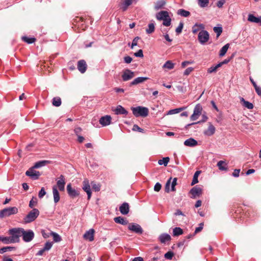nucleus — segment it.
<instances>
[{
  "label": "nucleus",
  "instance_id": "09e8293b",
  "mask_svg": "<svg viewBox=\"0 0 261 261\" xmlns=\"http://www.w3.org/2000/svg\"><path fill=\"white\" fill-rule=\"evenodd\" d=\"M91 186L92 187V189L95 191V192H98L100 190V185L99 184H97L94 181H92L91 183Z\"/></svg>",
  "mask_w": 261,
  "mask_h": 261
},
{
  "label": "nucleus",
  "instance_id": "9b49d317",
  "mask_svg": "<svg viewBox=\"0 0 261 261\" xmlns=\"http://www.w3.org/2000/svg\"><path fill=\"white\" fill-rule=\"evenodd\" d=\"M135 76V73L129 69H125L122 75V78L123 81H128Z\"/></svg>",
  "mask_w": 261,
  "mask_h": 261
},
{
  "label": "nucleus",
  "instance_id": "6e6552de",
  "mask_svg": "<svg viewBox=\"0 0 261 261\" xmlns=\"http://www.w3.org/2000/svg\"><path fill=\"white\" fill-rule=\"evenodd\" d=\"M128 228L129 230L140 234H142L143 231L141 226L136 223H129L128 226Z\"/></svg>",
  "mask_w": 261,
  "mask_h": 261
},
{
  "label": "nucleus",
  "instance_id": "7c9ffc66",
  "mask_svg": "<svg viewBox=\"0 0 261 261\" xmlns=\"http://www.w3.org/2000/svg\"><path fill=\"white\" fill-rule=\"evenodd\" d=\"M50 163V161H46V160L41 161L36 163L34 165V166H33V168H39L41 167L45 166L46 165H47V164H49Z\"/></svg>",
  "mask_w": 261,
  "mask_h": 261
},
{
  "label": "nucleus",
  "instance_id": "b1692460",
  "mask_svg": "<svg viewBox=\"0 0 261 261\" xmlns=\"http://www.w3.org/2000/svg\"><path fill=\"white\" fill-rule=\"evenodd\" d=\"M197 144H198L197 141L192 138L186 140L184 142V145L187 146L193 147V146H196Z\"/></svg>",
  "mask_w": 261,
  "mask_h": 261
},
{
  "label": "nucleus",
  "instance_id": "8fccbe9b",
  "mask_svg": "<svg viewBox=\"0 0 261 261\" xmlns=\"http://www.w3.org/2000/svg\"><path fill=\"white\" fill-rule=\"evenodd\" d=\"M14 249H15V247H10V246L3 247L0 249V254H3L4 252L8 251H12V250H13Z\"/></svg>",
  "mask_w": 261,
  "mask_h": 261
},
{
  "label": "nucleus",
  "instance_id": "ea45409f",
  "mask_svg": "<svg viewBox=\"0 0 261 261\" xmlns=\"http://www.w3.org/2000/svg\"><path fill=\"white\" fill-rule=\"evenodd\" d=\"M183 233V230L180 227H175L173 230V234L174 236H178Z\"/></svg>",
  "mask_w": 261,
  "mask_h": 261
},
{
  "label": "nucleus",
  "instance_id": "423d86ee",
  "mask_svg": "<svg viewBox=\"0 0 261 261\" xmlns=\"http://www.w3.org/2000/svg\"><path fill=\"white\" fill-rule=\"evenodd\" d=\"M198 39L201 44H204L209 39V34L205 30L201 31L198 34Z\"/></svg>",
  "mask_w": 261,
  "mask_h": 261
},
{
  "label": "nucleus",
  "instance_id": "3c124183",
  "mask_svg": "<svg viewBox=\"0 0 261 261\" xmlns=\"http://www.w3.org/2000/svg\"><path fill=\"white\" fill-rule=\"evenodd\" d=\"M213 30L217 34V38H218L222 32V28L215 27L214 28Z\"/></svg>",
  "mask_w": 261,
  "mask_h": 261
},
{
  "label": "nucleus",
  "instance_id": "de8ad7c7",
  "mask_svg": "<svg viewBox=\"0 0 261 261\" xmlns=\"http://www.w3.org/2000/svg\"><path fill=\"white\" fill-rule=\"evenodd\" d=\"M22 39L23 41L28 43V44H31L36 41V38H29L26 36L22 37Z\"/></svg>",
  "mask_w": 261,
  "mask_h": 261
},
{
  "label": "nucleus",
  "instance_id": "6e6d98bb",
  "mask_svg": "<svg viewBox=\"0 0 261 261\" xmlns=\"http://www.w3.org/2000/svg\"><path fill=\"white\" fill-rule=\"evenodd\" d=\"M203 225H204L203 223H200L199 224V227L196 228L195 232H194V234L197 233L199 232L200 231H201L203 228Z\"/></svg>",
  "mask_w": 261,
  "mask_h": 261
},
{
  "label": "nucleus",
  "instance_id": "13d9d810",
  "mask_svg": "<svg viewBox=\"0 0 261 261\" xmlns=\"http://www.w3.org/2000/svg\"><path fill=\"white\" fill-rule=\"evenodd\" d=\"M173 255H174L173 252H172L171 251H168L165 254L164 256L166 259H172Z\"/></svg>",
  "mask_w": 261,
  "mask_h": 261
},
{
  "label": "nucleus",
  "instance_id": "4468645a",
  "mask_svg": "<svg viewBox=\"0 0 261 261\" xmlns=\"http://www.w3.org/2000/svg\"><path fill=\"white\" fill-rule=\"evenodd\" d=\"M87 68V65L84 60H81L77 62V69L82 73L86 72Z\"/></svg>",
  "mask_w": 261,
  "mask_h": 261
},
{
  "label": "nucleus",
  "instance_id": "4c0bfd02",
  "mask_svg": "<svg viewBox=\"0 0 261 261\" xmlns=\"http://www.w3.org/2000/svg\"><path fill=\"white\" fill-rule=\"evenodd\" d=\"M200 173H201V171H197L195 172V173H194L192 183H191L192 186H193L195 184L198 182V176L199 175V174H200Z\"/></svg>",
  "mask_w": 261,
  "mask_h": 261
},
{
  "label": "nucleus",
  "instance_id": "393cba45",
  "mask_svg": "<svg viewBox=\"0 0 261 261\" xmlns=\"http://www.w3.org/2000/svg\"><path fill=\"white\" fill-rule=\"evenodd\" d=\"M248 20L252 22L259 23L261 25V16L256 17L253 14H250L248 15Z\"/></svg>",
  "mask_w": 261,
  "mask_h": 261
},
{
  "label": "nucleus",
  "instance_id": "e2e57ef3",
  "mask_svg": "<svg viewBox=\"0 0 261 261\" xmlns=\"http://www.w3.org/2000/svg\"><path fill=\"white\" fill-rule=\"evenodd\" d=\"M184 24L182 22H180L178 27L176 29V32L177 34H179L181 32L182 28H183Z\"/></svg>",
  "mask_w": 261,
  "mask_h": 261
},
{
  "label": "nucleus",
  "instance_id": "9d476101",
  "mask_svg": "<svg viewBox=\"0 0 261 261\" xmlns=\"http://www.w3.org/2000/svg\"><path fill=\"white\" fill-rule=\"evenodd\" d=\"M82 188L83 190L87 193L88 195V199L89 200L91 197V192L90 186L88 179H85L83 181Z\"/></svg>",
  "mask_w": 261,
  "mask_h": 261
},
{
  "label": "nucleus",
  "instance_id": "c85d7f7f",
  "mask_svg": "<svg viewBox=\"0 0 261 261\" xmlns=\"http://www.w3.org/2000/svg\"><path fill=\"white\" fill-rule=\"evenodd\" d=\"M240 101L241 103H242L243 106L247 108V109L251 110L253 108V105L248 101H246L244 98L241 97L240 98Z\"/></svg>",
  "mask_w": 261,
  "mask_h": 261
},
{
  "label": "nucleus",
  "instance_id": "a18cd8bd",
  "mask_svg": "<svg viewBox=\"0 0 261 261\" xmlns=\"http://www.w3.org/2000/svg\"><path fill=\"white\" fill-rule=\"evenodd\" d=\"M169 157L164 158L162 160H159L158 163L160 165H164L165 166H166L169 162Z\"/></svg>",
  "mask_w": 261,
  "mask_h": 261
},
{
  "label": "nucleus",
  "instance_id": "7ed1b4c3",
  "mask_svg": "<svg viewBox=\"0 0 261 261\" xmlns=\"http://www.w3.org/2000/svg\"><path fill=\"white\" fill-rule=\"evenodd\" d=\"M22 228H14L9 230L8 233L11 236L12 240L14 243H18L19 242V238L22 236Z\"/></svg>",
  "mask_w": 261,
  "mask_h": 261
},
{
  "label": "nucleus",
  "instance_id": "dca6fc26",
  "mask_svg": "<svg viewBox=\"0 0 261 261\" xmlns=\"http://www.w3.org/2000/svg\"><path fill=\"white\" fill-rule=\"evenodd\" d=\"M111 117L110 115H106L101 117L99 122L102 126H107L111 123Z\"/></svg>",
  "mask_w": 261,
  "mask_h": 261
},
{
  "label": "nucleus",
  "instance_id": "5701e85b",
  "mask_svg": "<svg viewBox=\"0 0 261 261\" xmlns=\"http://www.w3.org/2000/svg\"><path fill=\"white\" fill-rule=\"evenodd\" d=\"M115 113L117 115H127L128 112L121 106H118L114 110Z\"/></svg>",
  "mask_w": 261,
  "mask_h": 261
},
{
  "label": "nucleus",
  "instance_id": "2eb2a0df",
  "mask_svg": "<svg viewBox=\"0 0 261 261\" xmlns=\"http://www.w3.org/2000/svg\"><path fill=\"white\" fill-rule=\"evenodd\" d=\"M135 0H121L120 7L123 11H125L128 6L133 4Z\"/></svg>",
  "mask_w": 261,
  "mask_h": 261
},
{
  "label": "nucleus",
  "instance_id": "e433bc0d",
  "mask_svg": "<svg viewBox=\"0 0 261 261\" xmlns=\"http://www.w3.org/2000/svg\"><path fill=\"white\" fill-rule=\"evenodd\" d=\"M177 14L184 17H188L190 15L189 11L182 9L178 10L177 11Z\"/></svg>",
  "mask_w": 261,
  "mask_h": 261
},
{
  "label": "nucleus",
  "instance_id": "49530a36",
  "mask_svg": "<svg viewBox=\"0 0 261 261\" xmlns=\"http://www.w3.org/2000/svg\"><path fill=\"white\" fill-rule=\"evenodd\" d=\"M185 109L184 107L179 108L177 109H172L169 111L168 112V114L172 115L174 114H177L179 113L180 112L182 111Z\"/></svg>",
  "mask_w": 261,
  "mask_h": 261
},
{
  "label": "nucleus",
  "instance_id": "39448f33",
  "mask_svg": "<svg viewBox=\"0 0 261 261\" xmlns=\"http://www.w3.org/2000/svg\"><path fill=\"white\" fill-rule=\"evenodd\" d=\"M22 237L23 240L25 242L31 241L34 238V233L32 230L25 231L23 229L22 231Z\"/></svg>",
  "mask_w": 261,
  "mask_h": 261
},
{
  "label": "nucleus",
  "instance_id": "2f4dec72",
  "mask_svg": "<svg viewBox=\"0 0 261 261\" xmlns=\"http://www.w3.org/2000/svg\"><path fill=\"white\" fill-rule=\"evenodd\" d=\"M1 241H2L4 244H8L11 243H14V242L12 240L11 237H2L1 236Z\"/></svg>",
  "mask_w": 261,
  "mask_h": 261
},
{
  "label": "nucleus",
  "instance_id": "aec40b11",
  "mask_svg": "<svg viewBox=\"0 0 261 261\" xmlns=\"http://www.w3.org/2000/svg\"><path fill=\"white\" fill-rule=\"evenodd\" d=\"M216 128L215 126L211 123H208V127L206 130L204 132L205 135L211 136L214 135L215 133Z\"/></svg>",
  "mask_w": 261,
  "mask_h": 261
},
{
  "label": "nucleus",
  "instance_id": "ddd939ff",
  "mask_svg": "<svg viewBox=\"0 0 261 261\" xmlns=\"http://www.w3.org/2000/svg\"><path fill=\"white\" fill-rule=\"evenodd\" d=\"M59 179L57 182V186L60 191H64L66 184L64 176L63 175H61Z\"/></svg>",
  "mask_w": 261,
  "mask_h": 261
},
{
  "label": "nucleus",
  "instance_id": "f8f14e48",
  "mask_svg": "<svg viewBox=\"0 0 261 261\" xmlns=\"http://www.w3.org/2000/svg\"><path fill=\"white\" fill-rule=\"evenodd\" d=\"M67 191L69 196L72 198H74L80 195L79 191L73 189L70 183L68 184L67 186Z\"/></svg>",
  "mask_w": 261,
  "mask_h": 261
},
{
  "label": "nucleus",
  "instance_id": "bb28decb",
  "mask_svg": "<svg viewBox=\"0 0 261 261\" xmlns=\"http://www.w3.org/2000/svg\"><path fill=\"white\" fill-rule=\"evenodd\" d=\"M165 4H166L165 1L159 0L155 3L154 8L155 10H158L159 9L163 8L164 7V6L165 5Z\"/></svg>",
  "mask_w": 261,
  "mask_h": 261
},
{
  "label": "nucleus",
  "instance_id": "f257e3e1",
  "mask_svg": "<svg viewBox=\"0 0 261 261\" xmlns=\"http://www.w3.org/2000/svg\"><path fill=\"white\" fill-rule=\"evenodd\" d=\"M133 114L136 117L141 116L143 117H146L148 115L149 110L147 108L143 107L141 106H138L135 108H132Z\"/></svg>",
  "mask_w": 261,
  "mask_h": 261
},
{
  "label": "nucleus",
  "instance_id": "4be33fe9",
  "mask_svg": "<svg viewBox=\"0 0 261 261\" xmlns=\"http://www.w3.org/2000/svg\"><path fill=\"white\" fill-rule=\"evenodd\" d=\"M148 79L147 77H138L135 79L133 81L130 83V86H133L137 85L139 83H143Z\"/></svg>",
  "mask_w": 261,
  "mask_h": 261
},
{
  "label": "nucleus",
  "instance_id": "37998d69",
  "mask_svg": "<svg viewBox=\"0 0 261 261\" xmlns=\"http://www.w3.org/2000/svg\"><path fill=\"white\" fill-rule=\"evenodd\" d=\"M50 235L53 237L54 241L55 242H60L62 240L61 237L56 232H51Z\"/></svg>",
  "mask_w": 261,
  "mask_h": 261
},
{
  "label": "nucleus",
  "instance_id": "bf43d9fd",
  "mask_svg": "<svg viewBox=\"0 0 261 261\" xmlns=\"http://www.w3.org/2000/svg\"><path fill=\"white\" fill-rule=\"evenodd\" d=\"M207 73H215L217 72V67L215 66H212L207 69Z\"/></svg>",
  "mask_w": 261,
  "mask_h": 261
},
{
  "label": "nucleus",
  "instance_id": "4d7b16f0",
  "mask_svg": "<svg viewBox=\"0 0 261 261\" xmlns=\"http://www.w3.org/2000/svg\"><path fill=\"white\" fill-rule=\"evenodd\" d=\"M140 38L139 37H136L133 39L131 46H130L131 48L133 49L134 46L137 45L138 41L140 39Z\"/></svg>",
  "mask_w": 261,
  "mask_h": 261
},
{
  "label": "nucleus",
  "instance_id": "79ce46f5",
  "mask_svg": "<svg viewBox=\"0 0 261 261\" xmlns=\"http://www.w3.org/2000/svg\"><path fill=\"white\" fill-rule=\"evenodd\" d=\"M203 26L202 24H195L193 27H192V32L193 34H196L197 33L200 29H203Z\"/></svg>",
  "mask_w": 261,
  "mask_h": 261
},
{
  "label": "nucleus",
  "instance_id": "c03bdc74",
  "mask_svg": "<svg viewBox=\"0 0 261 261\" xmlns=\"http://www.w3.org/2000/svg\"><path fill=\"white\" fill-rule=\"evenodd\" d=\"M37 205V199L36 197H33L32 199L30 200L29 202V207L31 208H33L34 207L36 206Z\"/></svg>",
  "mask_w": 261,
  "mask_h": 261
},
{
  "label": "nucleus",
  "instance_id": "c9c22d12",
  "mask_svg": "<svg viewBox=\"0 0 261 261\" xmlns=\"http://www.w3.org/2000/svg\"><path fill=\"white\" fill-rule=\"evenodd\" d=\"M202 110V107L200 106V105L198 104L195 106L193 113L196 115L197 116H199L201 114Z\"/></svg>",
  "mask_w": 261,
  "mask_h": 261
},
{
  "label": "nucleus",
  "instance_id": "5fc2aeb1",
  "mask_svg": "<svg viewBox=\"0 0 261 261\" xmlns=\"http://www.w3.org/2000/svg\"><path fill=\"white\" fill-rule=\"evenodd\" d=\"M171 19L169 16L167 18L163 20V24L166 27L170 26L171 25Z\"/></svg>",
  "mask_w": 261,
  "mask_h": 261
},
{
  "label": "nucleus",
  "instance_id": "20e7f679",
  "mask_svg": "<svg viewBox=\"0 0 261 261\" xmlns=\"http://www.w3.org/2000/svg\"><path fill=\"white\" fill-rule=\"evenodd\" d=\"M18 212V210L15 206L5 208L0 211V218H3L9 217L12 215L16 214Z\"/></svg>",
  "mask_w": 261,
  "mask_h": 261
},
{
  "label": "nucleus",
  "instance_id": "c756f323",
  "mask_svg": "<svg viewBox=\"0 0 261 261\" xmlns=\"http://www.w3.org/2000/svg\"><path fill=\"white\" fill-rule=\"evenodd\" d=\"M159 239L161 243H165L171 240V237L168 234L163 233L160 236Z\"/></svg>",
  "mask_w": 261,
  "mask_h": 261
},
{
  "label": "nucleus",
  "instance_id": "052dcab7",
  "mask_svg": "<svg viewBox=\"0 0 261 261\" xmlns=\"http://www.w3.org/2000/svg\"><path fill=\"white\" fill-rule=\"evenodd\" d=\"M132 129L134 131H138V132H141V133H144V130L142 128H141V127H140L137 124L134 125Z\"/></svg>",
  "mask_w": 261,
  "mask_h": 261
},
{
  "label": "nucleus",
  "instance_id": "58836bf2",
  "mask_svg": "<svg viewBox=\"0 0 261 261\" xmlns=\"http://www.w3.org/2000/svg\"><path fill=\"white\" fill-rule=\"evenodd\" d=\"M155 27L153 23H150L148 25V28L146 30V32L148 34H152L154 32Z\"/></svg>",
  "mask_w": 261,
  "mask_h": 261
},
{
  "label": "nucleus",
  "instance_id": "338daca9",
  "mask_svg": "<svg viewBox=\"0 0 261 261\" xmlns=\"http://www.w3.org/2000/svg\"><path fill=\"white\" fill-rule=\"evenodd\" d=\"M134 55L137 57H143V51L142 49H139L137 52L134 54Z\"/></svg>",
  "mask_w": 261,
  "mask_h": 261
},
{
  "label": "nucleus",
  "instance_id": "a878e982",
  "mask_svg": "<svg viewBox=\"0 0 261 261\" xmlns=\"http://www.w3.org/2000/svg\"><path fill=\"white\" fill-rule=\"evenodd\" d=\"M114 220L115 223L123 225H126L128 223V221L126 219L120 216L114 218Z\"/></svg>",
  "mask_w": 261,
  "mask_h": 261
},
{
  "label": "nucleus",
  "instance_id": "cd10ccee",
  "mask_svg": "<svg viewBox=\"0 0 261 261\" xmlns=\"http://www.w3.org/2000/svg\"><path fill=\"white\" fill-rule=\"evenodd\" d=\"M217 166L221 171H227V164L223 161H220L217 163Z\"/></svg>",
  "mask_w": 261,
  "mask_h": 261
},
{
  "label": "nucleus",
  "instance_id": "f3484780",
  "mask_svg": "<svg viewBox=\"0 0 261 261\" xmlns=\"http://www.w3.org/2000/svg\"><path fill=\"white\" fill-rule=\"evenodd\" d=\"M94 229H90L89 230L85 232L83 237L85 240H88L89 241L91 242L94 240Z\"/></svg>",
  "mask_w": 261,
  "mask_h": 261
},
{
  "label": "nucleus",
  "instance_id": "473e14b6",
  "mask_svg": "<svg viewBox=\"0 0 261 261\" xmlns=\"http://www.w3.org/2000/svg\"><path fill=\"white\" fill-rule=\"evenodd\" d=\"M61 99L59 97H56L53 99L52 104L54 106L58 107L61 105Z\"/></svg>",
  "mask_w": 261,
  "mask_h": 261
},
{
  "label": "nucleus",
  "instance_id": "72a5a7b5",
  "mask_svg": "<svg viewBox=\"0 0 261 261\" xmlns=\"http://www.w3.org/2000/svg\"><path fill=\"white\" fill-rule=\"evenodd\" d=\"M229 44L228 43H227L221 48V49L220 50V53H219V56L220 57H223L225 55V54L226 53V52L229 48Z\"/></svg>",
  "mask_w": 261,
  "mask_h": 261
},
{
  "label": "nucleus",
  "instance_id": "774afa93",
  "mask_svg": "<svg viewBox=\"0 0 261 261\" xmlns=\"http://www.w3.org/2000/svg\"><path fill=\"white\" fill-rule=\"evenodd\" d=\"M41 233L43 238L45 239L48 238L51 236L50 233H46L44 230H41Z\"/></svg>",
  "mask_w": 261,
  "mask_h": 261
},
{
  "label": "nucleus",
  "instance_id": "69168bd1",
  "mask_svg": "<svg viewBox=\"0 0 261 261\" xmlns=\"http://www.w3.org/2000/svg\"><path fill=\"white\" fill-rule=\"evenodd\" d=\"M193 69H194L192 67H189V68H187L185 70V72L184 73V74L185 75H189L191 73V72L193 70Z\"/></svg>",
  "mask_w": 261,
  "mask_h": 261
},
{
  "label": "nucleus",
  "instance_id": "6ab92c4d",
  "mask_svg": "<svg viewBox=\"0 0 261 261\" xmlns=\"http://www.w3.org/2000/svg\"><path fill=\"white\" fill-rule=\"evenodd\" d=\"M119 211L123 215H127L129 211V206L128 203L124 202L119 207Z\"/></svg>",
  "mask_w": 261,
  "mask_h": 261
},
{
  "label": "nucleus",
  "instance_id": "1a4fd4ad",
  "mask_svg": "<svg viewBox=\"0 0 261 261\" xmlns=\"http://www.w3.org/2000/svg\"><path fill=\"white\" fill-rule=\"evenodd\" d=\"M190 193L192 195V198H196L202 194V189L199 186H196L190 190Z\"/></svg>",
  "mask_w": 261,
  "mask_h": 261
},
{
  "label": "nucleus",
  "instance_id": "f03ea898",
  "mask_svg": "<svg viewBox=\"0 0 261 261\" xmlns=\"http://www.w3.org/2000/svg\"><path fill=\"white\" fill-rule=\"evenodd\" d=\"M39 211L37 208H33L27 215L24 217L23 221L25 224L30 223L35 221L39 215Z\"/></svg>",
  "mask_w": 261,
  "mask_h": 261
},
{
  "label": "nucleus",
  "instance_id": "a211bd4d",
  "mask_svg": "<svg viewBox=\"0 0 261 261\" xmlns=\"http://www.w3.org/2000/svg\"><path fill=\"white\" fill-rule=\"evenodd\" d=\"M168 16L169 13L166 11H161L156 14V18L159 20H163Z\"/></svg>",
  "mask_w": 261,
  "mask_h": 261
},
{
  "label": "nucleus",
  "instance_id": "a19ab883",
  "mask_svg": "<svg viewBox=\"0 0 261 261\" xmlns=\"http://www.w3.org/2000/svg\"><path fill=\"white\" fill-rule=\"evenodd\" d=\"M198 4L201 8H205L208 6L209 0H198Z\"/></svg>",
  "mask_w": 261,
  "mask_h": 261
},
{
  "label": "nucleus",
  "instance_id": "680f3d73",
  "mask_svg": "<svg viewBox=\"0 0 261 261\" xmlns=\"http://www.w3.org/2000/svg\"><path fill=\"white\" fill-rule=\"evenodd\" d=\"M45 194L46 192L45 191V189L43 187H42L39 192L38 197L40 198H42Z\"/></svg>",
  "mask_w": 261,
  "mask_h": 261
},
{
  "label": "nucleus",
  "instance_id": "0eeeda50",
  "mask_svg": "<svg viewBox=\"0 0 261 261\" xmlns=\"http://www.w3.org/2000/svg\"><path fill=\"white\" fill-rule=\"evenodd\" d=\"M35 168H33V167L30 168L26 171L25 174L27 176L30 177L33 179H37L39 178L41 174L39 171L34 170Z\"/></svg>",
  "mask_w": 261,
  "mask_h": 261
},
{
  "label": "nucleus",
  "instance_id": "f704fd0d",
  "mask_svg": "<svg viewBox=\"0 0 261 261\" xmlns=\"http://www.w3.org/2000/svg\"><path fill=\"white\" fill-rule=\"evenodd\" d=\"M174 67V64L171 61H167L165 62V63L163 65V68H166L169 70L172 69Z\"/></svg>",
  "mask_w": 261,
  "mask_h": 261
},
{
  "label": "nucleus",
  "instance_id": "412c9836",
  "mask_svg": "<svg viewBox=\"0 0 261 261\" xmlns=\"http://www.w3.org/2000/svg\"><path fill=\"white\" fill-rule=\"evenodd\" d=\"M53 193L54 196V200L55 203H57L58 202L60 199V197L59 195V193L57 190V188L56 186H54L53 188Z\"/></svg>",
  "mask_w": 261,
  "mask_h": 261
},
{
  "label": "nucleus",
  "instance_id": "0e129e2a",
  "mask_svg": "<svg viewBox=\"0 0 261 261\" xmlns=\"http://www.w3.org/2000/svg\"><path fill=\"white\" fill-rule=\"evenodd\" d=\"M162 188V185L159 182H157L155 184L154 187V190L156 192H159Z\"/></svg>",
  "mask_w": 261,
  "mask_h": 261
},
{
  "label": "nucleus",
  "instance_id": "864d4df0",
  "mask_svg": "<svg viewBox=\"0 0 261 261\" xmlns=\"http://www.w3.org/2000/svg\"><path fill=\"white\" fill-rule=\"evenodd\" d=\"M172 177H170L166 182L165 187V191L167 193H169L170 191V185L171 184Z\"/></svg>",
  "mask_w": 261,
  "mask_h": 261
},
{
  "label": "nucleus",
  "instance_id": "603ef678",
  "mask_svg": "<svg viewBox=\"0 0 261 261\" xmlns=\"http://www.w3.org/2000/svg\"><path fill=\"white\" fill-rule=\"evenodd\" d=\"M53 242H47L45 244L43 248L44 250H45V251H48L49 250H50L53 246Z\"/></svg>",
  "mask_w": 261,
  "mask_h": 261
}]
</instances>
